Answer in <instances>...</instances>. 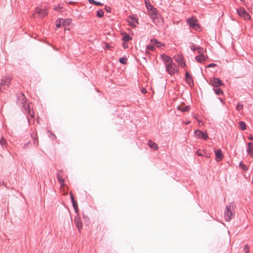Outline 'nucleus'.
<instances>
[{
    "instance_id": "2eb2a0df",
    "label": "nucleus",
    "mask_w": 253,
    "mask_h": 253,
    "mask_svg": "<svg viewBox=\"0 0 253 253\" xmlns=\"http://www.w3.org/2000/svg\"><path fill=\"white\" fill-rule=\"evenodd\" d=\"M150 42L152 44L155 45L158 47H161L162 46H164V44L158 41L157 40L155 39H152L150 40Z\"/></svg>"
},
{
    "instance_id": "dca6fc26",
    "label": "nucleus",
    "mask_w": 253,
    "mask_h": 253,
    "mask_svg": "<svg viewBox=\"0 0 253 253\" xmlns=\"http://www.w3.org/2000/svg\"><path fill=\"white\" fill-rule=\"evenodd\" d=\"M148 146L154 150H157L158 149V145L154 142L152 141L151 140H149L148 141Z\"/></svg>"
},
{
    "instance_id": "4468645a",
    "label": "nucleus",
    "mask_w": 253,
    "mask_h": 253,
    "mask_svg": "<svg viewBox=\"0 0 253 253\" xmlns=\"http://www.w3.org/2000/svg\"><path fill=\"white\" fill-rule=\"evenodd\" d=\"M74 222L76 224V226L78 228L79 231L80 232L82 228V223L80 218L78 216H75Z\"/></svg>"
},
{
    "instance_id": "0eeeda50",
    "label": "nucleus",
    "mask_w": 253,
    "mask_h": 253,
    "mask_svg": "<svg viewBox=\"0 0 253 253\" xmlns=\"http://www.w3.org/2000/svg\"><path fill=\"white\" fill-rule=\"evenodd\" d=\"M187 23L190 28L198 30L200 28V25L197 22V19L193 17L187 19Z\"/></svg>"
},
{
    "instance_id": "39448f33",
    "label": "nucleus",
    "mask_w": 253,
    "mask_h": 253,
    "mask_svg": "<svg viewBox=\"0 0 253 253\" xmlns=\"http://www.w3.org/2000/svg\"><path fill=\"white\" fill-rule=\"evenodd\" d=\"M148 13L154 23H156V21L159 20L161 17L160 15L158 13L157 9L155 7L148 10Z\"/></svg>"
},
{
    "instance_id": "9b49d317",
    "label": "nucleus",
    "mask_w": 253,
    "mask_h": 253,
    "mask_svg": "<svg viewBox=\"0 0 253 253\" xmlns=\"http://www.w3.org/2000/svg\"><path fill=\"white\" fill-rule=\"evenodd\" d=\"M185 81L191 87L194 84L192 77L187 71H186L185 73Z\"/></svg>"
},
{
    "instance_id": "c03bdc74",
    "label": "nucleus",
    "mask_w": 253,
    "mask_h": 253,
    "mask_svg": "<svg viewBox=\"0 0 253 253\" xmlns=\"http://www.w3.org/2000/svg\"><path fill=\"white\" fill-rule=\"evenodd\" d=\"M105 9L107 12H110L111 11V8L110 7H105Z\"/></svg>"
},
{
    "instance_id": "13d9d810",
    "label": "nucleus",
    "mask_w": 253,
    "mask_h": 253,
    "mask_svg": "<svg viewBox=\"0 0 253 253\" xmlns=\"http://www.w3.org/2000/svg\"><path fill=\"white\" fill-rule=\"evenodd\" d=\"M49 132L50 133H51V134H52V133L51 131H49Z\"/></svg>"
},
{
    "instance_id": "a19ab883",
    "label": "nucleus",
    "mask_w": 253,
    "mask_h": 253,
    "mask_svg": "<svg viewBox=\"0 0 253 253\" xmlns=\"http://www.w3.org/2000/svg\"><path fill=\"white\" fill-rule=\"evenodd\" d=\"M74 208L75 212L78 214L79 211L78 206L75 207Z\"/></svg>"
},
{
    "instance_id": "8fccbe9b",
    "label": "nucleus",
    "mask_w": 253,
    "mask_h": 253,
    "mask_svg": "<svg viewBox=\"0 0 253 253\" xmlns=\"http://www.w3.org/2000/svg\"><path fill=\"white\" fill-rule=\"evenodd\" d=\"M107 48H108L109 49H111L112 47L109 45H107Z\"/></svg>"
},
{
    "instance_id": "b1692460",
    "label": "nucleus",
    "mask_w": 253,
    "mask_h": 253,
    "mask_svg": "<svg viewBox=\"0 0 253 253\" xmlns=\"http://www.w3.org/2000/svg\"><path fill=\"white\" fill-rule=\"evenodd\" d=\"M62 21V26L63 27L67 26L71 24V20L69 19H65Z\"/></svg>"
},
{
    "instance_id": "ea45409f",
    "label": "nucleus",
    "mask_w": 253,
    "mask_h": 253,
    "mask_svg": "<svg viewBox=\"0 0 253 253\" xmlns=\"http://www.w3.org/2000/svg\"><path fill=\"white\" fill-rule=\"evenodd\" d=\"M70 198H71V201H74L75 199H74V196L73 195V194L71 192L70 193Z\"/></svg>"
},
{
    "instance_id": "58836bf2",
    "label": "nucleus",
    "mask_w": 253,
    "mask_h": 253,
    "mask_svg": "<svg viewBox=\"0 0 253 253\" xmlns=\"http://www.w3.org/2000/svg\"><path fill=\"white\" fill-rule=\"evenodd\" d=\"M216 66V65L215 64H214V63H211V64H209V65L207 66V67H208V68H211V67H214V66Z\"/></svg>"
},
{
    "instance_id": "473e14b6",
    "label": "nucleus",
    "mask_w": 253,
    "mask_h": 253,
    "mask_svg": "<svg viewBox=\"0 0 253 253\" xmlns=\"http://www.w3.org/2000/svg\"><path fill=\"white\" fill-rule=\"evenodd\" d=\"M147 49L150 51H153L155 50V47L153 44H150L147 46Z\"/></svg>"
},
{
    "instance_id": "20e7f679",
    "label": "nucleus",
    "mask_w": 253,
    "mask_h": 253,
    "mask_svg": "<svg viewBox=\"0 0 253 253\" xmlns=\"http://www.w3.org/2000/svg\"><path fill=\"white\" fill-rule=\"evenodd\" d=\"M166 71L171 76L178 72L176 65L172 62L166 66Z\"/></svg>"
},
{
    "instance_id": "6e6552de",
    "label": "nucleus",
    "mask_w": 253,
    "mask_h": 253,
    "mask_svg": "<svg viewBox=\"0 0 253 253\" xmlns=\"http://www.w3.org/2000/svg\"><path fill=\"white\" fill-rule=\"evenodd\" d=\"M237 13L240 16L243 17L246 20H250L251 18L250 15L244 8L238 9Z\"/></svg>"
},
{
    "instance_id": "c85d7f7f",
    "label": "nucleus",
    "mask_w": 253,
    "mask_h": 253,
    "mask_svg": "<svg viewBox=\"0 0 253 253\" xmlns=\"http://www.w3.org/2000/svg\"><path fill=\"white\" fill-rule=\"evenodd\" d=\"M145 3L146 7H147L148 10H149L154 7L150 3L149 1H147V0H145Z\"/></svg>"
},
{
    "instance_id": "6e6d98bb",
    "label": "nucleus",
    "mask_w": 253,
    "mask_h": 253,
    "mask_svg": "<svg viewBox=\"0 0 253 253\" xmlns=\"http://www.w3.org/2000/svg\"><path fill=\"white\" fill-rule=\"evenodd\" d=\"M219 99L221 101V98L219 97Z\"/></svg>"
},
{
    "instance_id": "49530a36",
    "label": "nucleus",
    "mask_w": 253,
    "mask_h": 253,
    "mask_svg": "<svg viewBox=\"0 0 253 253\" xmlns=\"http://www.w3.org/2000/svg\"><path fill=\"white\" fill-rule=\"evenodd\" d=\"M141 92L142 93L144 94L146 92V90L144 88H142V89L141 90Z\"/></svg>"
},
{
    "instance_id": "9d476101",
    "label": "nucleus",
    "mask_w": 253,
    "mask_h": 253,
    "mask_svg": "<svg viewBox=\"0 0 253 253\" xmlns=\"http://www.w3.org/2000/svg\"><path fill=\"white\" fill-rule=\"evenodd\" d=\"M174 59L179 65L181 66L183 68H184L186 66V64L184 61L182 56L179 54L176 55L174 56Z\"/></svg>"
},
{
    "instance_id": "37998d69",
    "label": "nucleus",
    "mask_w": 253,
    "mask_h": 253,
    "mask_svg": "<svg viewBox=\"0 0 253 253\" xmlns=\"http://www.w3.org/2000/svg\"><path fill=\"white\" fill-rule=\"evenodd\" d=\"M197 122H198L199 125L200 126L203 125V124H204L203 122L202 121L198 120Z\"/></svg>"
},
{
    "instance_id": "6ab92c4d",
    "label": "nucleus",
    "mask_w": 253,
    "mask_h": 253,
    "mask_svg": "<svg viewBox=\"0 0 253 253\" xmlns=\"http://www.w3.org/2000/svg\"><path fill=\"white\" fill-rule=\"evenodd\" d=\"M247 151L249 155L253 157V145L251 142L248 143Z\"/></svg>"
},
{
    "instance_id": "423d86ee",
    "label": "nucleus",
    "mask_w": 253,
    "mask_h": 253,
    "mask_svg": "<svg viewBox=\"0 0 253 253\" xmlns=\"http://www.w3.org/2000/svg\"><path fill=\"white\" fill-rule=\"evenodd\" d=\"M11 81V78L9 76H5L4 78L2 79L1 82L0 84V90L2 91L7 87Z\"/></svg>"
},
{
    "instance_id": "bb28decb",
    "label": "nucleus",
    "mask_w": 253,
    "mask_h": 253,
    "mask_svg": "<svg viewBox=\"0 0 253 253\" xmlns=\"http://www.w3.org/2000/svg\"><path fill=\"white\" fill-rule=\"evenodd\" d=\"M88 2L90 4H92L95 5H102L103 4L99 1H96L94 0H88Z\"/></svg>"
},
{
    "instance_id": "f8f14e48",
    "label": "nucleus",
    "mask_w": 253,
    "mask_h": 253,
    "mask_svg": "<svg viewBox=\"0 0 253 253\" xmlns=\"http://www.w3.org/2000/svg\"><path fill=\"white\" fill-rule=\"evenodd\" d=\"M35 12L39 14L41 18H42L47 15V12L43 9H40L39 8H36L35 9Z\"/></svg>"
},
{
    "instance_id": "a211bd4d",
    "label": "nucleus",
    "mask_w": 253,
    "mask_h": 253,
    "mask_svg": "<svg viewBox=\"0 0 253 253\" xmlns=\"http://www.w3.org/2000/svg\"><path fill=\"white\" fill-rule=\"evenodd\" d=\"M129 18L131 20L130 21H129V23H130V25L132 27H136L135 24H138L137 19L136 18H134L132 16H130L129 17Z\"/></svg>"
},
{
    "instance_id": "c9c22d12",
    "label": "nucleus",
    "mask_w": 253,
    "mask_h": 253,
    "mask_svg": "<svg viewBox=\"0 0 253 253\" xmlns=\"http://www.w3.org/2000/svg\"><path fill=\"white\" fill-rule=\"evenodd\" d=\"M243 108V105L238 103L236 106V109L238 111L242 110Z\"/></svg>"
},
{
    "instance_id": "a878e982",
    "label": "nucleus",
    "mask_w": 253,
    "mask_h": 253,
    "mask_svg": "<svg viewBox=\"0 0 253 253\" xmlns=\"http://www.w3.org/2000/svg\"><path fill=\"white\" fill-rule=\"evenodd\" d=\"M239 128L241 130H245L246 127V124L244 122L240 121L239 122Z\"/></svg>"
},
{
    "instance_id": "79ce46f5",
    "label": "nucleus",
    "mask_w": 253,
    "mask_h": 253,
    "mask_svg": "<svg viewBox=\"0 0 253 253\" xmlns=\"http://www.w3.org/2000/svg\"><path fill=\"white\" fill-rule=\"evenodd\" d=\"M62 8V7H61V6H60V5H59L57 7H55L54 8V9H55V10H56V11H60L59 10H60L61 8Z\"/></svg>"
},
{
    "instance_id": "e433bc0d",
    "label": "nucleus",
    "mask_w": 253,
    "mask_h": 253,
    "mask_svg": "<svg viewBox=\"0 0 253 253\" xmlns=\"http://www.w3.org/2000/svg\"><path fill=\"white\" fill-rule=\"evenodd\" d=\"M244 253H248L249 252V247L247 245L244 246Z\"/></svg>"
},
{
    "instance_id": "603ef678",
    "label": "nucleus",
    "mask_w": 253,
    "mask_h": 253,
    "mask_svg": "<svg viewBox=\"0 0 253 253\" xmlns=\"http://www.w3.org/2000/svg\"><path fill=\"white\" fill-rule=\"evenodd\" d=\"M124 47L125 48L126 46V43L125 42H124Z\"/></svg>"
},
{
    "instance_id": "412c9836",
    "label": "nucleus",
    "mask_w": 253,
    "mask_h": 253,
    "mask_svg": "<svg viewBox=\"0 0 253 253\" xmlns=\"http://www.w3.org/2000/svg\"><path fill=\"white\" fill-rule=\"evenodd\" d=\"M215 160L217 162H219L221 160V150L220 149H218L216 151H215Z\"/></svg>"
},
{
    "instance_id": "2f4dec72",
    "label": "nucleus",
    "mask_w": 253,
    "mask_h": 253,
    "mask_svg": "<svg viewBox=\"0 0 253 253\" xmlns=\"http://www.w3.org/2000/svg\"><path fill=\"white\" fill-rule=\"evenodd\" d=\"M62 20H63V19H58L56 20V26L57 27V28H59L61 27V26L62 25Z\"/></svg>"
},
{
    "instance_id": "4c0bfd02",
    "label": "nucleus",
    "mask_w": 253,
    "mask_h": 253,
    "mask_svg": "<svg viewBox=\"0 0 253 253\" xmlns=\"http://www.w3.org/2000/svg\"><path fill=\"white\" fill-rule=\"evenodd\" d=\"M72 203L73 206L74 208L75 207L78 206L77 202L76 201H75V200L72 201Z\"/></svg>"
},
{
    "instance_id": "72a5a7b5",
    "label": "nucleus",
    "mask_w": 253,
    "mask_h": 253,
    "mask_svg": "<svg viewBox=\"0 0 253 253\" xmlns=\"http://www.w3.org/2000/svg\"><path fill=\"white\" fill-rule=\"evenodd\" d=\"M197 154L199 156H203L204 155V154H205V152L204 151L198 150L196 152Z\"/></svg>"
},
{
    "instance_id": "7c9ffc66",
    "label": "nucleus",
    "mask_w": 253,
    "mask_h": 253,
    "mask_svg": "<svg viewBox=\"0 0 253 253\" xmlns=\"http://www.w3.org/2000/svg\"><path fill=\"white\" fill-rule=\"evenodd\" d=\"M239 167L242 169L246 171L248 169L247 167L245 165H244L242 162H241L239 164Z\"/></svg>"
},
{
    "instance_id": "f3484780",
    "label": "nucleus",
    "mask_w": 253,
    "mask_h": 253,
    "mask_svg": "<svg viewBox=\"0 0 253 253\" xmlns=\"http://www.w3.org/2000/svg\"><path fill=\"white\" fill-rule=\"evenodd\" d=\"M31 137L34 140V143L35 145L38 146L39 145V141H38V137L37 132H33L31 133Z\"/></svg>"
},
{
    "instance_id": "393cba45",
    "label": "nucleus",
    "mask_w": 253,
    "mask_h": 253,
    "mask_svg": "<svg viewBox=\"0 0 253 253\" xmlns=\"http://www.w3.org/2000/svg\"><path fill=\"white\" fill-rule=\"evenodd\" d=\"M132 39V37L126 33L123 36V40L125 42H128L130 40H131Z\"/></svg>"
},
{
    "instance_id": "ddd939ff",
    "label": "nucleus",
    "mask_w": 253,
    "mask_h": 253,
    "mask_svg": "<svg viewBox=\"0 0 253 253\" xmlns=\"http://www.w3.org/2000/svg\"><path fill=\"white\" fill-rule=\"evenodd\" d=\"M63 174L62 170H59L57 174V179L61 186L64 185V179L63 178Z\"/></svg>"
},
{
    "instance_id": "4be33fe9",
    "label": "nucleus",
    "mask_w": 253,
    "mask_h": 253,
    "mask_svg": "<svg viewBox=\"0 0 253 253\" xmlns=\"http://www.w3.org/2000/svg\"><path fill=\"white\" fill-rule=\"evenodd\" d=\"M177 109L182 112H188L190 109V107L189 106L180 105L177 107Z\"/></svg>"
},
{
    "instance_id": "864d4df0",
    "label": "nucleus",
    "mask_w": 253,
    "mask_h": 253,
    "mask_svg": "<svg viewBox=\"0 0 253 253\" xmlns=\"http://www.w3.org/2000/svg\"><path fill=\"white\" fill-rule=\"evenodd\" d=\"M124 47L125 48L126 46V43L125 42H124Z\"/></svg>"
},
{
    "instance_id": "3c124183",
    "label": "nucleus",
    "mask_w": 253,
    "mask_h": 253,
    "mask_svg": "<svg viewBox=\"0 0 253 253\" xmlns=\"http://www.w3.org/2000/svg\"><path fill=\"white\" fill-rule=\"evenodd\" d=\"M74 2H72V1H70L69 2V4H73Z\"/></svg>"
},
{
    "instance_id": "f704fd0d",
    "label": "nucleus",
    "mask_w": 253,
    "mask_h": 253,
    "mask_svg": "<svg viewBox=\"0 0 253 253\" xmlns=\"http://www.w3.org/2000/svg\"><path fill=\"white\" fill-rule=\"evenodd\" d=\"M6 140L3 137H2L0 140V144L2 146H3L6 143Z\"/></svg>"
},
{
    "instance_id": "de8ad7c7",
    "label": "nucleus",
    "mask_w": 253,
    "mask_h": 253,
    "mask_svg": "<svg viewBox=\"0 0 253 253\" xmlns=\"http://www.w3.org/2000/svg\"><path fill=\"white\" fill-rule=\"evenodd\" d=\"M197 50L198 51V52L199 53H200L201 52V50H202V48L201 47H198L197 48Z\"/></svg>"
},
{
    "instance_id": "cd10ccee",
    "label": "nucleus",
    "mask_w": 253,
    "mask_h": 253,
    "mask_svg": "<svg viewBox=\"0 0 253 253\" xmlns=\"http://www.w3.org/2000/svg\"><path fill=\"white\" fill-rule=\"evenodd\" d=\"M96 14H97V16L99 18H102L104 16V12L101 9H99V10H97Z\"/></svg>"
},
{
    "instance_id": "c756f323",
    "label": "nucleus",
    "mask_w": 253,
    "mask_h": 253,
    "mask_svg": "<svg viewBox=\"0 0 253 253\" xmlns=\"http://www.w3.org/2000/svg\"><path fill=\"white\" fill-rule=\"evenodd\" d=\"M119 62L121 64H126L127 63V58L126 57H123L119 59Z\"/></svg>"
},
{
    "instance_id": "a18cd8bd",
    "label": "nucleus",
    "mask_w": 253,
    "mask_h": 253,
    "mask_svg": "<svg viewBox=\"0 0 253 253\" xmlns=\"http://www.w3.org/2000/svg\"><path fill=\"white\" fill-rule=\"evenodd\" d=\"M191 49L193 51H195V50H196V47H195V45H192L191 46Z\"/></svg>"
},
{
    "instance_id": "f03ea898",
    "label": "nucleus",
    "mask_w": 253,
    "mask_h": 253,
    "mask_svg": "<svg viewBox=\"0 0 253 253\" xmlns=\"http://www.w3.org/2000/svg\"><path fill=\"white\" fill-rule=\"evenodd\" d=\"M235 208V205L233 202H230L225 206L224 217L226 221H230L234 217Z\"/></svg>"
},
{
    "instance_id": "1a4fd4ad",
    "label": "nucleus",
    "mask_w": 253,
    "mask_h": 253,
    "mask_svg": "<svg viewBox=\"0 0 253 253\" xmlns=\"http://www.w3.org/2000/svg\"><path fill=\"white\" fill-rule=\"evenodd\" d=\"M195 134L198 138H202L204 140L208 138V135L207 133L198 129L195 131Z\"/></svg>"
},
{
    "instance_id": "5fc2aeb1",
    "label": "nucleus",
    "mask_w": 253,
    "mask_h": 253,
    "mask_svg": "<svg viewBox=\"0 0 253 253\" xmlns=\"http://www.w3.org/2000/svg\"><path fill=\"white\" fill-rule=\"evenodd\" d=\"M195 118L196 119V120L198 121V120H199L198 119H197V117H195Z\"/></svg>"
},
{
    "instance_id": "aec40b11",
    "label": "nucleus",
    "mask_w": 253,
    "mask_h": 253,
    "mask_svg": "<svg viewBox=\"0 0 253 253\" xmlns=\"http://www.w3.org/2000/svg\"><path fill=\"white\" fill-rule=\"evenodd\" d=\"M163 58L166 66L172 62L171 58L167 55H164Z\"/></svg>"
},
{
    "instance_id": "4d7b16f0",
    "label": "nucleus",
    "mask_w": 253,
    "mask_h": 253,
    "mask_svg": "<svg viewBox=\"0 0 253 253\" xmlns=\"http://www.w3.org/2000/svg\"><path fill=\"white\" fill-rule=\"evenodd\" d=\"M189 124V122H186V124H187H187Z\"/></svg>"
},
{
    "instance_id": "7ed1b4c3",
    "label": "nucleus",
    "mask_w": 253,
    "mask_h": 253,
    "mask_svg": "<svg viewBox=\"0 0 253 253\" xmlns=\"http://www.w3.org/2000/svg\"><path fill=\"white\" fill-rule=\"evenodd\" d=\"M209 84L213 87V90L217 95L221 93L219 87L221 85V81L219 78L212 77L210 79Z\"/></svg>"
},
{
    "instance_id": "09e8293b",
    "label": "nucleus",
    "mask_w": 253,
    "mask_h": 253,
    "mask_svg": "<svg viewBox=\"0 0 253 253\" xmlns=\"http://www.w3.org/2000/svg\"><path fill=\"white\" fill-rule=\"evenodd\" d=\"M83 217H84V219H85V220H86H86H88V217H86V216H85V215H83Z\"/></svg>"
},
{
    "instance_id": "f257e3e1",
    "label": "nucleus",
    "mask_w": 253,
    "mask_h": 253,
    "mask_svg": "<svg viewBox=\"0 0 253 253\" xmlns=\"http://www.w3.org/2000/svg\"><path fill=\"white\" fill-rule=\"evenodd\" d=\"M17 95L18 97V102L23 104V111L27 115L28 123L30 124L32 119H34V112L33 110H31L30 109L29 104H27L26 99L22 92H18ZM33 122H34V120H33Z\"/></svg>"
},
{
    "instance_id": "5701e85b",
    "label": "nucleus",
    "mask_w": 253,
    "mask_h": 253,
    "mask_svg": "<svg viewBox=\"0 0 253 253\" xmlns=\"http://www.w3.org/2000/svg\"><path fill=\"white\" fill-rule=\"evenodd\" d=\"M195 59L198 62H202L203 61H205L206 60V58H205V56L203 54H201V55L197 56L195 57Z\"/></svg>"
}]
</instances>
